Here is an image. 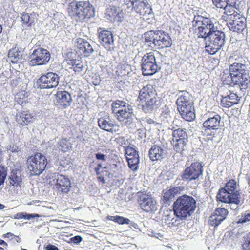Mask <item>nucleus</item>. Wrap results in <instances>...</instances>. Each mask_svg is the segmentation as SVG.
<instances>
[{
	"instance_id": "11",
	"label": "nucleus",
	"mask_w": 250,
	"mask_h": 250,
	"mask_svg": "<svg viewBox=\"0 0 250 250\" xmlns=\"http://www.w3.org/2000/svg\"><path fill=\"white\" fill-rule=\"evenodd\" d=\"M59 82V77L57 74L48 72L41 74L36 81L35 86L41 89L55 88L58 85Z\"/></svg>"
},
{
	"instance_id": "12",
	"label": "nucleus",
	"mask_w": 250,
	"mask_h": 250,
	"mask_svg": "<svg viewBox=\"0 0 250 250\" xmlns=\"http://www.w3.org/2000/svg\"><path fill=\"white\" fill-rule=\"evenodd\" d=\"M114 113L116 114L119 122L131 128L136 127L133 121L136 117L131 105L128 104L124 109H120L118 110L114 109Z\"/></svg>"
},
{
	"instance_id": "4",
	"label": "nucleus",
	"mask_w": 250,
	"mask_h": 250,
	"mask_svg": "<svg viewBox=\"0 0 250 250\" xmlns=\"http://www.w3.org/2000/svg\"><path fill=\"white\" fill-rule=\"evenodd\" d=\"M172 206L174 215L182 221L189 218L193 214L197 202L192 196L184 194L177 198Z\"/></svg>"
},
{
	"instance_id": "28",
	"label": "nucleus",
	"mask_w": 250,
	"mask_h": 250,
	"mask_svg": "<svg viewBox=\"0 0 250 250\" xmlns=\"http://www.w3.org/2000/svg\"><path fill=\"white\" fill-rule=\"evenodd\" d=\"M9 61L12 63L21 62L23 58L22 53L18 47H15L10 49L8 54Z\"/></svg>"
},
{
	"instance_id": "52",
	"label": "nucleus",
	"mask_w": 250,
	"mask_h": 250,
	"mask_svg": "<svg viewBox=\"0 0 250 250\" xmlns=\"http://www.w3.org/2000/svg\"><path fill=\"white\" fill-rule=\"evenodd\" d=\"M107 14L110 17H113L119 15L115 7H111L107 9Z\"/></svg>"
},
{
	"instance_id": "23",
	"label": "nucleus",
	"mask_w": 250,
	"mask_h": 250,
	"mask_svg": "<svg viewBox=\"0 0 250 250\" xmlns=\"http://www.w3.org/2000/svg\"><path fill=\"white\" fill-rule=\"evenodd\" d=\"M98 125L99 127L107 132H116L119 130V125L114 120H111L109 117H102L98 119Z\"/></svg>"
},
{
	"instance_id": "47",
	"label": "nucleus",
	"mask_w": 250,
	"mask_h": 250,
	"mask_svg": "<svg viewBox=\"0 0 250 250\" xmlns=\"http://www.w3.org/2000/svg\"><path fill=\"white\" fill-rule=\"evenodd\" d=\"M244 242L243 247L244 250H250V231L244 237Z\"/></svg>"
},
{
	"instance_id": "24",
	"label": "nucleus",
	"mask_w": 250,
	"mask_h": 250,
	"mask_svg": "<svg viewBox=\"0 0 250 250\" xmlns=\"http://www.w3.org/2000/svg\"><path fill=\"white\" fill-rule=\"evenodd\" d=\"M160 105V102L157 95L141 103L142 109L146 113H152L158 109Z\"/></svg>"
},
{
	"instance_id": "31",
	"label": "nucleus",
	"mask_w": 250,
	"mask_h": 250,
	"mask_svg": "<svg viewBox=\"0 0 250 250\" xmlns=\"http://www.w3.org/2000/svg\"><path fill=\"white\" fill-rule=\"evenodd\" d=\"M17 122L22 126L27 125L33 121V116L30 114L25 112L21 113L19 116H17Z\"/></svg>"
},
{
	"instance_id": "61",
	"label": "nucleus",
	"mask_w": 250,
	"mask_h": 250,
	"mask_svg": "<svg viewBox=\"0 0 250 250\" xmlns=\"http://www.w3.org/2000/svg\"><path fill=\"white\" fill-rule=\"evenodd\" d=\"M46 250H59V249L55 245L48 244L46 247Z\"/></svg>"
},
{
	"instance_id": "45",
	"label": "nucleus",
	"mask_w": 250,
	"mask_h": 250,
	"mask_svg": "<svg viewBox=\"0 0 250 250\" xmlns=\"http://www.w3.org/2000/svg\"><path fill=\"white\" fill-rule=\"evenodd\" d=\"M236 102H232L227 97V96L223 98L221 101V104L224 107H229L234 104H236Z\"/></svg>"
},
{
	"instance_id": "55",
	"label": "nucleus",
	"mask_w": 250,
	"mask_h": 250,
	"mask_svg": "<svg viewBox=\"0 0 250 250\" xmlns=\"http://www.w3.org/2000/svg\"><path fill=\"white\" fill-rule=\"evenodd\" d=\"M40 215L38 214H29L24 212V219L27 220H30L35 218H39Z\"/></svg>"
},
{
	"instance_id": "38",
	"label": "nucleus",
	"mask_w": 250,
	"mask_h": 250,
	"mask_svg": "<svg viewBox=\"0 0 250 250\" xmlns=\"http://www.w3.org/2000/svg\"><path fill=\"white\" fill-rule=\"evenodd\" d=\"M222 8H223L225 10L224 14L226 15V20H228L230 16H235L236 14H240L237 12L235 11L234 9H237L236 7L235 8L233 7L225 5L224 7H223Z\"/></svg>"
},
{
	"instance_id": "22",
	"label": "nucleus",
	"mask_w": 250,
	"mask_h": 250,
	"mask_svg": "<svg viewBox=\"0 0 250 250\" xmlns=\"http://www.w3.org/2000/svg\"><path fill=\"white\" fill-rule=\"evenodd\" d=\"M76 42L77 43L78 48L82 50L86 57H90L94 53L97 46L95 42L93 41L88 42L82 38L77 39Z\"/></svg>"
},
{
	"instance_id": "48",
	"label": "nucleus",
	"mask_w": 250,
	"mask_h": 250,
	"mask_svg": "<svg viewBox=\"0 0 250 250\" xmlns=\"http://www.w3.org/2000/svg\"><path fill=\"white\" fill-rule=\"evenodd\" d=\"M250 221V213H245L242 214L240 218L239 219L238 223H244Z\"/></svg>"
},
{
	"instance_id": "64",
	"label": "nucleus",
	"mask_w": 250,
	"mask_h": 250,
	"mask_svg": "<svg viewBox=\"0 0 250 250\" xmlns=\"http://www.w3.org/2000/svg\"><path fill=\"white\" fill-rule=\"evenodd\" d=\"M77 60L76 59H72V60H69L68 61V62H67V63L69 64V65H71L73 68L75 66V64L74 63V62H77Z\"/></svg>"
},
{
	"instance_id": "5",
	"label": "nucleus",
	"mask_w": 250,
	"mask_h": 250,
	"mask_svg": "<svg viewBox=\"0 0 250 250\" xmlns=\"http://www.w3.org/2000/svg\"><path fill=\"white\" fill-rule=\"evenodd\" d=\"M204 40L206 51L209 55H214L224 45L226 42L225 34L216 28Z\"/></svg>"
},
{
	"instance_id": "62",
	"label": "nucleus",
	"mask_w": 250,
	"mask_h": 250,
	"mask_svg": "<svg viewBox=\"0 0 250 250\" xmlns=\"http://www.w3.org/2000/svg\"><path fill=\"white\" fill-rule=\"evenodd\" d=\"M101 167H102V164L99 163L97 164V167H95V168H94L95 171L96 172V173L97 175H100V168Z\"/></svg>"
},
{
	"instance_id": "37",
	"label": "nucleus",
	"mask_w": 250,
	"mask_h": 250,
	"mask_svg": "<svg viewBox=\"0 0 250 250\" xmlns=\"http://www.w3.org/2000/svg\"><path fill=\"white\" fill-rule=\"evenodd\" d=\"M184 186H170L168 189L173 198L174 199L176 196L180 194L182 191L184 190Z\"/></svg>"
},
{
	"instance_id": "58",
	"label": "nucleus",
	"mask_w": 250,
	"mask_h": 250,
	"mask_svg": "<svg viewBox=\"0 0 250 250\" xmlns=\"http://www.w3.org/2000/svg\"><path fill=\"white\" fill-rule=\"evenodd\" d=\"M206 14L207 13L205 11H203L202 10H198L196 12V14L194 15V17H195L197 16H198L199 17H203V18H207Z\"/></svg>"
},
{
	"instance_id": "63",
	"label": "nucleus",
	"mask_w": 250,
	"mask_h": 250,
	"mask_svg": "<svg viewBox=\"0 0 250 250\" xmlns=\"http://www.w3.org/2000/svg\"><path fill=\"white\" fill-rule=\"evenodd\" d=\"M0 245L2 246V248H4V250L7 249L8 247L7 243L1 239H0Z\"/></svg>"
},
{
	"instance_id": "49",
	"label": "nucleus",
	"mask_w": 250,
	"mask_h": 250,
	"mask_svg": "<svg viewBox=\"0 0 250 250\" xmlns=\"http://www.w3.org/2000/svg\"><path fill=\"white\" fill-rule=\"evenodd\" d=\"M74 63L75 64V66L74 67V71L75 72H80L83 70L84 66L80 60H77Z\"/></svg>"
},
{
	"instance_id": "59",
	"label": "nucleus",
	"mask_w": 250,
	"mask_h": 250,
	"mask_svg": "<svg viewBox=\"0 0 250 250\" xmlns=\"http://www.w3.org/2000/svg\"><path fill=\"white\" fill-rule=\"evenodd\" d=\"M213 3L216 7H221L224 4V2L221 1V0H212Z\"/></svg>"
},
{
	"instance_id": "39",
	"label": "nucleus",
	"mask_w": 250,
	"mask_h": 250,
	"mask_svg": "<svg viewBox=\"0 0 250 250\" xmlns=\"http://www.w3.org/2000/svg\"><path fill=\"white\" fill-rule=\"evenodd\" d=\"M223 220V218H221L218 215L213 214L209 217V224L211 226L215 227L218 226Z\"/></svg>"
},
{
	"instance_id": "34",
	"label": "nucleus",
	"mask_w": 250,
	"mask_h": 250,
	"mask_svg": "<svg viewBox=\"0 0 250 250\" xmlns=\"http://www.w3.org/2000/svg\"><path fill=\"white\" fill-rule=\"evenodd\" d=\"M134 0H117V4L119 7L122 10H126L131 9L132 6V3Z\"/></svg>"
},
{
	"instance_id": "51",
	"label": "nucleus",
	"mask_w": 250,
	"mask_h": 250,
	"mask_svg": "<svg viewBox=\"0 0 250 250\" xmlns=\"http://www.w3.org/2000/svg\"><path fill=\"white\" fill-rule=\"evenodd\" d=\"M201 17L197 16L194 17L193 21H192V27L195 30H197V27L200 25Z\"/></svg>"
},
{
	"instance_id": "14",
	"label": "nucleus",
	"mask_w": 250,
	"mask_h": 250,
	"mask_svg": "<svg viewBox=\"0 0 250 250\" xmlns=\"http://www.w3.org/2000/svg\"><path fill=\"white\" fill-rule=\"evenodd\" d=\"M138 202L142 209L146 212H154L157 209L156 201L151 195L138 193Z\"/></svg>"
},
{
	"instance_id": "42",
	"label": "nucleus",
	"mask_w": 250,
	"mask_h": 250,
	"mask_svg": "<svg viewBox=\"0 0 250 250\" xmlns=\"http://www.w3.org/2000/svg\"><path fill=\"white\" fill-rule=\"evenodd\" d=\"M140 15L144 16V19H149L153 17L154 15L152 12V8L149 5L148 3L146 5Z\"/></svg>"
},
{
	"instance_id": "33",
	"label": "nucleus",
	"mask_w": 250,
	"mask_h": 250,
	"mask_svg": "<svg viewBox=\"0 0 250 250\" xmlns=\"http://www.w3.org/2000/svg\"><path fill=\"white\" fill-rule=\"evenodd\" d=\"M58 149L60 151L65 152L71 149V144L69 140L62 139L58 143Z\"/></svg>"
},
{
	"instance_id": "15",
	"label": "nucleus",
	"mask_w": 250,
	"mask_h": 250,
	"mask_svg": "<svg viewBox=\"0 0 250 250\" xmlns=\"http://www.w3.org/2000/svg\"><path fill=\"white\" fill-rule=\"evenodd\" d=\"M229 29L233 32H242L246 27V19L240 14L230 16L228 20H225Z\"/></svg>"
},
{
	"instance_id": "7",
	"label": "nucleus",
	"mask_w": 250,
	"mask_h": 250,
	"mask_svg": "<svg viewBox=\"0 0 250 250\" xmlns=\"http://www.w3.org/2000/svg\"><path fill=\"white\" fill-rule=\"evenodd\" d=\"M47 161L46 157L41 153L28 158L27 168L31 175L39 176L45 169Z\"/></svg>"
},
{
	"instance_id": "9",
	"label": "nucleus",
	"mask_w": 250,
	"mask_h": 250,
	"mask_svg": "<svg viewBox=\"0 0 250 250\" xmlns=\"http://www.w3.org/2000/svg\"><path fill=\"white\" fill-rule=\"evenodd\" d=\"M141 68L144 75H152L160 70L161 67L156 61L154 53L145 54L141 59Z\"/></svg>"
},
{
	"instance_id": "43",
	"label": "nucleus",
	"mask_w": 250,
	"mask_h": 250,
	"mask_svg": "<svg viewBox=\"0 0 250 250\" xmlns=\"http://www.w3.org/2000/svg\"><path fill=\"white\" fill-rule=\"evenodd\" d=\"M163 201L164 203L167 205H169L174 201L172 196H171V194H170L168 190H166L164 193Z\"/></svg>"
},
{
	"instance_id": "20",
	"label": "nucleus",
	"mask_w": 250,
	"mask_h": 250,
	"mask_svg": "<svg viewBox=\"0 0 250 250\" xmlns=\"http://www.w3.org/2000/svg\"><path fill=\"white\" fill-rule=\"evenodd\" d=\"M54 103L59 108H66L71 105L72 101L69 93L66 91H59L54 95Z\"/></svg>"
},
{
	"instance_id": "25",
	"label": "nucleus",
	"mask_w": 250,
	"mask_h": 250,
	"mask_svg": "<svg viewBox=\"0 0 250 250\" xmlns=\"http://www.w3.org/2000/svg\"><path fill=\"white\" fill-rule=\"evenodd\" d=\"M179 94V97L176 100L178 109L182 110L185 106L192 105V103H193V98L188 92L186 91H181Z\"/></svg>"
},
{
	"instance_id": "40",
	"label": "nucleus",
	"mask_w": 250,
	"mask_h": 250,
	"mask_svg": "<svg viewBox=\"0 0 250 250\" xmlns=\"http://www.w3.org/2000/svg\"><path fill=\"white\" fill-rule=\"evenodd\" d=\"M128 104L125 102L121 100H117L112 104L111 108L113 113H114V109L118 110L117 109H124L126 105Z\"/></svg>"
},
{
	"instance_id": "27",
	"label": "nucleus",
	"mask_w": 250,
	"mask_h": 250,
	"mask_svg": "<svg viewBox=\"0 0 250 250\" xmlns=\"http://www.w3.org/2000/svg\"><path fill=\"white\" fill-rule=\"evenodd\" d=\"M182 117L187 121H192L195 118V109L194 107V103L192 105H189L184 107V110L178 109Z\"/></svg>"
},
{
	"instance_id": "46",
	"label": "nucleus",
	"mask_w": 250,
	"mask_h": 250,
	"mask_svg": "<svg viewBox=\"0 0 250 250\" xmlns=\"http://www.w3.org/2000/svg\"><path fill=\"white\" fill-rule=\"evenodd\" d=\"M7 176V170L4 166H0V186L3 184Z\"/></svg>"
},
{
	"instance_id": "17",
	"label": "nucleus",
	"mask_w": 250,
	"mask_h": 250,
	"mask_svg": "<svg viewBox=\"0 0 250 250\" xmlns=\"http://www.w3.org/2000/svg\"><path fill=\"white\" fill-rule=\"evenodd\" d=\"M172 44V39L167 32L162 30H157L154 43L155 48L161 49L170 47Z\"/></svg>"
},
{
	"instance_id": "29",
	"label": "nucleus",
	"mask_w": 250,
	"mask_h": 250,
	"mask_svg": "<svg viewBox=\"0 0 250 250\" xmlns=\"http://www.w3.org/2000/svg\"><path fill=\"white\" fill-rule=\"evenodd\" d=\"M8 179L10 184L14 187H21L22 184V178L21 171L19 169L13 170Z\"/></svg>"
},
{
	"instance_id": "16",
	"label": "nucleus",
	"mask_w": 250,
	"mask_h": 250,
	"mask_svg": "<svg viewBox=\"0 0 250 250\" xmlns=\"http://www.w3.org/2000/svg\"><path fill=\"white\" fill-rule=\"evenodd\" d=\"M200 25L197 27V37L198 38L206 39L212 31L216 28L215 27L212 20L209 18H201Z\"/></svg>"
},
{
	"instance_id": "8",
	"label": "nucleus",
	"mask_w": 250,
	"mask_h": 250,
	"mask_svg": "<svg viewBox=\"0 0 250 250\" xmlns=\"http://www.w3.org/2000/svg\"><path fill=\"white\" fill-rule=\"evenodd\" d=\"M203 166L201 163L195 162L191 163L190 166L186 167L180 175L181 179L188 183L193 180H198L203 173Z\"/></svg>"
},
{
	"instance_id": "18",
	"label": "nucleus",
	"mask_w": 250,
	"mask_h": 250,
	"mask_svg": "<svg viewBox=\"0 0 250 250\" xmlns=\"http://www.w3.org/2000/svg\"><path fill=\"white\" fill-rule=\"evenodd\" d=\"M98 39L102 45L108 51H112L115 48L113 35L111 31L99 28Z\"/></svg>"
},
{
	"instance_id": "13",
	"label": "nucleus",
	"mask_w": 250,
	"mask_h": 250,
	"mask_svg": "<svg viewBox=\"0 0 250 250\" xmlns=\"http://www.w3.org/2000/svg\"><path fill=\"white\" fill-rule=\"evenodd\" d=\"M172 145L174 149L181 153L186 149L188 142V134L185 128H178L173 130L172 133Z\"/></svg>"
},
{
	"instance_id": "32",
	"label": "nucleus",
	"mask_w": 250,
	"mask_h": 250,
	"mask_svg": "<svg viewBox=\"0 0 250 250\" xmlns=\"http://www.w3.org/2000/svg\"><path fill=\"white\" fill-rule=\"evenodd\" d=\"M147 3V2H144V0H134L131 9L134 10L136 13L141 14Z\"/></svg>"
},
{
	"instance_id": "19",
	"label": "nucleus",
	"mask_w": 250,
	"mask_h": 250,
	"mask_svg": "<svg viewBox=\"0 0 250 250\" xmlns=\"http://www.w3.org/2000/svg\"><path fill=\"white\" fill-rule=\"evenodd\" d=\"M54 181H56L55 187L57 190L63 193H67L71 188V182L66 176L55 173Z\"/></svg>"
},
{
	"instance_id": "21",
	"label": "nucleus",
	"mask_w": 250,
	"mask_h": 250,
	"mask_svg": "<svg viewBox=\"0 0 250 250\" xmlns=\"http://www.w3.org/2000/svg\"><path fill=\"white\" fill-rule=\"evenodd\" d=\"M167 153V146L163 144L154 145L149 151V156L152 161L162 160L166 157Z\"/></svg>"
},
{
	"instance_id": "57",
	"label": "nucleus",
	"mask_w": 250,
	"mask_h": 250,
	"mask_svg": "<svg viewBox=\"0 0 250 250\" xmlns=\"http://www.w3.org/2000/svg\"><path fill=\"white\" fill-rule=\"evenodd\" d=\"M95 158L98 160H102L103 161H106V155L101 153H96L95 154Z\"/></svg>"
},
{
	"instance_id": "60",
	"label": "nucleus",
	"mask_w": 250,
	"mask_h": 250,
	"mask_svg": "<svg viewBox=\"0 0 250 250\" xmlns=\"http://www.w3.org/2000/svg\"><path fill=\"white\" fill-rule=\"evenodd\" d=\"M9 150L12 152H18L20 150V149L17 146L13 145L9 146Z\"/></svg>"
},
{
	"instance_id": "26",
	"label": "nucleus",
	"mask_w": 250,
	"mask_h": 250,
	"mask_svg": "<svg viewBox=\"0 0 250 250\" xmlns=\"http://www.w3.org/2000/svg\"><path fill=\"white\" fill-rule=\"evenodd\" d=\"M157 95V92L153 86L148 84L140 90L138 98L141 103H143L145 101L148 100Z\"/></svg>"
},
{
	"instance_id": "1",
	"label": "nucleus",
	"mask_w": 250,
	"mask_h": 250,
	"mask_svg": "<svg viewBox=\"0 0 250 250\" xmlns=\"http://www.w3.org/2000/svg\"><path fill=\"white\" fill-rule=\"evenodd\" d=\"M249 71L246 65L235 62L229 67V73L225 74L222 77L223 84L234 87L237 90L244 92L250 82Z\"/></svg>"
},
{
	"instance_id": "35",
	"label": "nucleus",
	"mask_w": 250,
	"mask_h": 250,
	"mask_svg": "<svg viewBox=\"0 0 250 250\" xmlns=\"http://www.w3.org/2000/svg\"><path fill=\"white\" fill-rule=\"evenodd\" d=\"M107 218L109 220L113 221L116 223H118V224L122 225L130 224V222L129 219L120 216H108Z\"/></svg>"
},
{
	"instance_id": "6",
	"label": "nucleus",
	"mask_w": 250,
	"mask_h": 250,
	"mask_svg": "<svg viewBox=\"0 0 250 250\" xmlns=\"http://www.w3.org/2000/svg\"><path fill=\"white\" fill-rule=\"evenodd\" d=\"M221 117L218 114L208 117L203 123L202 133L204 136L208 137V139L213 140L219 136V141L222 138L220 135L221 132L220 122Z\"/></svg>"
},
{
	"instance_id": "41",
	"label": "nucleus",
	"mask_w": 250,
	"mask_h": 250,
	"mask_svg": "<svg viewBox=\"0 0 250 250\" xmlns=\"http://www.w3.org/2000/svg\"><path fill=\"white\" fill-rule=\"evenodd\" d=\"M35 13L29 14L28 13H24L22 14L21 17L22 21L25 24H29L31 25L34 22V16H35Z\"/></svg>"
},
{
	"instance_id": "50",
	"label": "nucleus",
	"mask_w": 250,
	"mask_h": 250,
	"mask_svg": "<svg viewBox=\"0 0 250 250\" xmlns=\"http://www.w3.org/2000/svg\"><path fill=\"white\" fill-rule=\"evenodd\" d=\"M238 0H221V1L224 2V4H223V6L221 8H223V7H224L225 5L236 8V3Z\"/></svg>"
},
{
	"instance_id": "44",
	"label": "nucleus",
	"mask_w": 250,
	"mask_h": 250,
	"mask_svg": "<svg viewBox=\"0 0 250 250\" xmlns=\"http://www.w3.org/2000/svg\"><path fill=\"white\" fill-rule=\"evenodd\" d=\"M214 212L215 214L218 215L221 218H223L224 220L226 219L228 214V210L225 208H217Z\"/></svg>"
},
{
	"instance_id": "10",
	"label": "nucleus",
	"mask_w": 250,
	"mask_h": 250,
	"mask_svg": "<svg viewBox=\"0 0 250 250\" xmlns=\"http://www.w3.org/2000/svg\"><path fill=\"white\" fill-rule=\"evenodd\" d=\"M29 64L31 66L46 65L51 58L49 52L43 48H34L29 56Z\"/></svg>"
},
{
	"instance_id": "54",
	"label": "nucleus",
	"mask_w": 250,
	"mask_h": 250,
	"mask_svg": "<svg viewBox=\"0 0 250 250\" xmlns=\"http://www.w3.org/2000/svg\"><path fill=\"white\" fill-rule=\"evenodd\" d=\"M138 153V152L133 147L131 146H127L125 148V154L127 155V157H128L133 154H136Z\"/></svg>"
},
{
	"instance_id": "56",
	"label": "nucleus",
	"mask_w": 250,
	"mask_h": 250,
	"mask_svg": "<svg viewBox=\"0 0 250 250\" xmlns=\"http://www.w3.org/2000/svg\"><path fill=\"white\" fill-rule=\"evenodd\" d=\"M227 97L232 101V102H236L238 100V96L237 93H230L229 95L227 96Z\"/></svg>"
},
{
	"instance_id": "2",
	"label": "nucleus",
	"mask_w": 250,
	"mask_h": 250,
	"mask_svg": "<svg viewBox=\"0 0 250 250\" xmlns=\"http://www.w3.org/2000/svg\"><path fill=\"white\" fill-rule=\"evenodd\" d=\"M69 15L77 21H88L95 15V9L89 0H74L68 4Z\"/></svg>"
},
{
	"instance_id": "53",
	"label": "nucleus",
	"mask_w": 250,
	"mask_h": 250,
	"mask_svg": "<svg viewBox=\"0 0 250 250\" xmlns=\"http://www.w3.org/2000/svg\"><path fill=\"white\" fill-rule=\"evenodd\" d=\"M82 237L80 235H76L69 239V243L74 244H79L82 241Z\"/></svg>"
},
{
	"instance_id": "36",
	"label": "nucleus",
	"mask_w": 250,
	"mask_h": 250,
	"mask_svg": "<svg viewBox=\"0 0 250 250\" xmlns=\"http://www.w3.org/2000/svg\"><path fill=\"white\" fill-rule=\"evenodd\" d=\"M139 161V157H135L133 158H128L127 162L129 167L133 171H136L138 169Z\"/></svg>"
},
{
	"instance_id": "30",
	"label": "nucleus",
	"mask_w": 250,
	"mask_h": 250,
	"mask_svg": "<svg viewBox=\"0 0 250 250\" xmlns=\"http://www.w3.org/2000/svg\"><path fill=\"white\" fill-rule=\"evenodd\" d=\"M156 31L157 30H150L143 34V39L145 45L151 48H155L154 43L156 36Z\"/></svg>"
},
{
	"instance_id": "3",
	"label": "nucleus",
	"mask_w": 250,
	"mask_h": 250,
	"mask_svg": "<svg viewBox=\"0 0 250 250\" xmlns=\"http://www.w3.org/2000/svg\"><path fill=\"white\" fill-rule=\"evenodd\" d=\"M237 186L235 180H229L223 188L219 189L216 195L217 201L237 206L243 204L244 198L242 197V192Z\"/></svg>"
}]
</instances>
